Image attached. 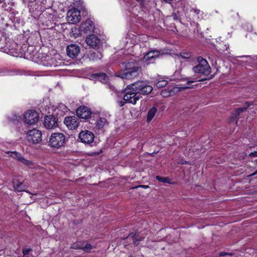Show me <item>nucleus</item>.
Here are the masks:
<instances>
[{
	"label": "nucleus",
	"instance_id": "1",
	"mask_svg": "<svg viewBox=\"0 0 257 257\" xmlns=\"http://www.w3.org/2000/svg\"><path fill=\"white\" fill-rule=\"evenodd\" d=\"M198 64L193 67V71L195 73H199L205 76L209 75L211 71V69L206 60L202 57L197 58Z\"/></svg>",
	"mask_w": 257,
	"mask_h": 257
},
{
	"label": "nucleus",
	"instance_id": "2",
	"mask_svg": "<svg viewBox=\"0 0 257 257\" xmlns=\"http://www.w3.org/2000/svg\"><path fill=\"white\" fill-rule=\"evenodd\" d=\"M65 142V135L60 133H53L50 139V145L54 148H59L63 146Z\"/></svg>",
	"mask_w": 257,
	"mask_h": 257
},
{
	"label": "nucleus",
	"instance_id": "3",
	"mask_svg": "<svg viewBox=\"0 0 257 257\" xmlns=\"http://www.w3.org/2000/svg\"><path fill=\"white\" fill-rule=\"evenodd\" d=\"M24 120L27 124H35L39 120V114L35 110H28L24 114Z\"/></svg>",
	"mask_w": 257,
	"mask_h": 257
},
{
	"label": "nucleus",
	"instance_id": "4",
	"mask_svg": "<svg viewBox=\"0 0 257 257\" xmlns=\"http://www.w3.org/2000/svg\"><path fill=\"white\" fill-rule=\"evenodd\" d=\"M42 134L41 131L33 129L28 132L27 139L28 141L33 144H37L42 141Z\"/></svg>",
	"mask_w": 257,
	"mask_h": 257
},
{
	"label": "nucleus",
	"instance_id": "5",
	"mask_svg": "<svg viewBox=\"0 0 257 257\" xmlns=\"http://www.w3.org/2000/svg\"><path fill=\"white\" fill-rule=\"evenodd\" d=\"M124 92L125 94L123 100L127 103L135 104L140 98V96L135 91H133L132 88H128V85L125 88Z\"/></svg>",
	"mask_w": 257,
	"mask_h": 257
},
{
	"label": "nucleus",
	"instance_id": "6",
	"mask_svg": "<svg viewBox=\"0 0 257 257\" xmlns=\"http://www.w3.org/2000/svg\"><path fill=\"white\" fill-rule=\"evenodd\" d=\"M195 81H196V80H189L187 82V84L188 85V86L173 87L172 89L170 90L169 91H167L166 90H164L162 91L161 94L162 96L163 97H168L169 96H171L174 94H176V93L179 92L180 91L186 89L191 88V87L189 85L191 83H192Z\"/></svg>",
	"mask_w": 257,
	"mask_h": 257
},
{
	"label": "nucleus",
	"instance_id": "7",
	"mask_svg": "<svg viewBox=\"0 0 257 257\" xmlns=\"http://www.w3.org/2000/svg\"><path fill=\"white\" fill-rule=\"evenodd\" d=\"M141 73V68H136L135 69L128 71L120 72L118 76L122 79H132L139 76Z\"/></svg>",
	"mask_w": 257,
	"mask_h": 257
},
{
	"label": "nucleus",
	"instance_id": "8",
	"mask_svg": "<svg viewBox=\"0 0 257 257\" xmlns=\"http://www.w3.org/2000/svg\"><path fill=\"white\" fill-rule=\"evenodd\" d=\"M80 18V12L76 8L70 9L67 12V19L70 23H76L79 22Z\"/></svg>",
	"mask_w": 257,
	"mask_h": 257
},
{
	"label": "nucleus",
	"instance_id": "9",
	"mask_svg": "<svg viewBox=\"0 0 257 257\" xmlns=\"http://www.w3.org/2000/svg\"><path fill=\"white\" fill-rule=\"evenodd\" d=\"M44 125L47 129H54L58 126V119L53 115H47L44 118Z\"/></svg>",
	"mask_w": 257,
	"mask_h": 257
},
{
	"label": "nucleus",
	"instance_id": "10",
	"mask_svg": "<svg viewBox=\"0 0 257 257\" xmlns=\"http://www.w3.org/2000/svg\"><path fill=\"white\" fill-rule=\"evenodd\" d=\"M79 139L82 143L90 144L93 142L94 135L91 132L83 131L80 133Z\"/></svg>",
	"mask_w": 257,
	"mask_h": 257
},
{
	"label": "nucleus",
	"instance_id": "11",
	"mask_svg": "<svg viewBox=\"0 0 257 257\" xmlns=\"http://www.w3.org/2000/svg\"><path fill=\"white\" fill-rule=\"evenodd\" d=\"M252 102L247 101L245 102L244 106L239 107L236 109L231 114L230 121V122L233 123V124L237 123V119L238 116L242 112H243L245 110H246L249 106L252 105Z\"/></svg>",
	"mask_w": 257,
	"mask_h": 257
},
{
	"label": "nucleus",
	"instance_id": "12",
	"mask_svg": "<svg viewBox=\"0 0 257 257\" xmlns=\"http://www.w3.org/2000/svg\"><path fill=\"white\" fill-rule=\"evenodd\" d=\"M64 124L70 130H74L78 126L79 121L77 116H70L65 118Z\"/></svg>",
	"mask_w": 257,
	"mask_h": 257
},
{
	"label": "nucleus",
	"instance_id": "13",
	"mask_svg": "<svg viewBox=\"0 0 257 257\" xmlns=\"http://www.w3.org/2000/svg\"><path fill=\"white\" fill-rule=\"evenodd\" d=\"M94 29V23L90 19H88L86 20L84 22H83L80 26V31L86 33L88 32H92Z\"/></svg>",
	"mask_w": 257,
	"mask_h": 257
},
{
	"label": "nucleus",
	"instance_id": "14",
	"mask_svg": "<svg viewBox=\"0 0 257 257\" xmlns=\"http://www.w3.org/2000/svg\"><path fill=\"white\" fill-rule=\"evenodd\" d=\"M66 51L69 57L75 58L80 53V48L76 44H71L67 47Z\"/></svg>",
	"mask_w": 257,
	"mask_h": 257
},
{
	"label": "nucleus",
	"instance_id": "15",
	"mask_svg": "<svg viewBox=\"0 0 257 257\" xmlns=\"http://www.w3.org/2000/svg\"><path fill=\"white\" fill-rule=\"evenodd\" d=\"M76 114L77 116L81 118L87 119L91 114V111L87 107L82 106L76 110Z\"/></svg>",
	"mask_w": 257,
	"mask_h": 257
},
{
	"label": "nucleus",
	"instance_id": "16",
	"mask_svg": "<svg viewBox=\"0 0 257 257\" xmlns=\"http://www.w3.org/2000/svg\"><path fill=\"white\" fill-rule=\"evenodd\" d=\"M159 54L158 51H151L144 56L143 60L148 64L152 63L155 58L159 56Z\"/></svg>",
	"mask_w": 257,
	"mask_h": 257
},
{
	"label": "nucleus",
	"instance_id": "17",
	"mask_svg": "<svg viewBox=\"0 0 257 257\" xmlns=\"http://www.w3.org/2000/svg\"><path fill=\"white\" fill-rule=\"evenodd\" d=\"M86 43L88 45L94 48L100 44V41L97 36L91 35L86 38Z\"/></svg>",
	"mask_w": 257,
	"mask_h": 257
},
{
	"label": "nucleus",
	"instance_id": "18",
	"mask_svg": "<svg viewBox=\"0 0 257 257\" xmlns=\"http://www.w3.org/2000/svg\"><path fill=\"white\" fill-rule=\"evenodd\" d=\"M146 83L147 82L145 81H136L134 83L130 84L128 85V88H132V89H133V91H135L136 92H138L141 94L142 89L143 88Z\"/></svg>",
	"mask_w": 257,
	"mask_h": 257
},
{
	"label": "nucleus",
	"instance_id": "19",
	"mask_svg": "<svg viewBox=\"0 0 257 257\" xmlns=\"http://www.w3.org/2000/svg\"><path fill=\"white\" fill-rule=\"evenodd\" d=\"M91 78L94 79H97L100 82L105 83L108 81V77L105 73H97L92 74L91 75Z\"/></svg>",
	"mask_w": 257,
	"mask_h": 257
},
{
	"label": "nucleus",
	"instance_id": "20",
	"mask_svg": "<svg viewBox=\"0 0 257 257\" xmlns=\"http://www.w3.org/2000/svg\"><path fill=\"white\" fill-rule=\"evenodd\" d=\"M9 153L11 154V156H12L13 158H16L17 160L22 162L23 163L27 165H30V162L24 159L21 154L16 152H9Z\"/></svg>",
	"mask_w": 257,
	"mask_h": 257
},
{
	"label": "nucleus",
	"instance_id": "21",
	"mask_svg": "<svg viewBox=\"0 0 257 257\" xmlns=\"http://www.w3.org/2000/svg\"><path fill=\"white\" fill-rule=\"evenodd\" d=\"M13 184L15 190L19 192L24 191L26 188V185L17 179L13 181Z\"/></svg>",
	"mask_w": 257,
	"mask_h": 257
},
{
	"label": "nucleus",
	"instance_id": "22",
	"mask_svg": "<svg viewBox=\"0 0 257 257\" xmlns=\"http://www.w3.org/2000/svg\"><path fill=\"white\" fill-rule=\"evenodd\" d=\"M88 57L91 61L100 60L102 57V55L99 52H93L88 55Z\"/></svg>",
	"mask_w": 257,
	"mask_h": 257
},
{
	"label": "nucleus",
	"instance_id": "23",
	"mask_svg": "<svg viewBox=\"0 0 257 257\" xmlns=\"http://www.w3.org/2000/svg\"><path fill=\"white\" fill-rule=\"evenodd\" d=\"M136 68H140L135 61L128 62L125 64L124 68L126 71L132 70Z\"/></svg>",
	"mask_w": 257,
	"mask_h": 257
},
{
	"label": "nucleus",
	"instance_id": "24",
	"mask_svg": "<svg viewBox=\"0 0 257 257\" xmlns=\"http://www.w3.org/2000/svg\"><path fill=\"white\" fill-rule=\"evenodd\" d=\"M129 236H131L132 237L134 243L136 245L138 244L139 242L142 240L144 238L141 236L140 233L133 234V233H131Z\"/></svg>",
	"mask_w": 257,
	"mask_h": 257
},
{
	"label": "nucleus",
	"instance_id": "25",
	"mask_svg": "<svg viewBox=\"0 0 257 257\" xmlns=\"http://www.w3.org/2000/svg\"><path fill=\"white\" fill-rule=\"evenodd\" d=\"M157 109L156 107H153L151 108L148 112L147 115V122H150L152 120V119L154 117L156 113L157 112Z\"/></svg>",
	"mask_w": 257,
	"mask_h": 257
},
{
	"label": "nucleus",
	"instance_id": "26",
	"mask_svg": "<svg viewBox=\"0 0 257 257\" xmlns=\"http://www.w3.org/2000/svg\"><path fill=\"white\" fill-rule=\"evenodd\" d=\"M152 90V86L148 85V84L147 83L145 86H144L143 88L142 89L141 94L143 95L148 94L151 93Z\"/></svg>",
	"mask_w": 257,
	"mask_h": 257
},
{
	"label": "nucleus",
	"instance_id": "27",
	"mask_svg": "<svg viewBox=\"0 0 257 257\" xmlns=\"http://www.w3.org/2000/svg\"><path fill=\"white\" fill-rule=\"evenodd\" d=\"M107 123V120L104 118H99L96 122V125L99 128H102Z\"/></svg>",
	"mask_w": 257,
	"mask_h": 257
},
{
	"label": "nucleus",
	"instance_id": "28",
	"mask_svg": "<svg viewBox=\"0 0 257 257\" xmlns=\"http://www.w3.org/2000/svg\"><path fill=\"white\" fill-rule=\"evenodd\" d=\"M82 245L83 241H78L73 243L70 248L73 249H82Z\"/></svg>",
	"mask_w": 257,
	"mask_h": 257
},
{
	"label": "nucleus",
	"instance_id": "29",
	"mask_svg": "<svg viewBox=\"0 0 257 257\" xmlns=\"http://www.w3.org/2000/svg\"><path fill=\"white\" fill-rule=\"evenodd\" d=\"M168 82L166 80L160 79L158 80L157 82L156 83V85L158 88H162L167 85Z\"/></svg>",
	"mask_w": 257,
	"mask_h": 257
},
{
	"label": "nucleus",
	"instance_id": "30",
	"mask_svg": "<svg viewBox=\"0 0 257 257\" xmlns=\"http://www.w3.org/2000/svg\"><path fill=\"white\" fill-rule=\"evenodd\" d=\"M82 248V250H83V251H85L86 252H89L92 248V246L90 244L87 243L83 241V245Z\"/></svg>",
	"mask_w": 257,
	"mask_h": 257
},
{
	"label": "nucleus",
	"instance_id": "31",
	"mask_svg": "<svg viewBox=\"0 0 257 257\" xmlns=\"http://www.w3.org/2000/svg\"><path fill=\"white\" fill-rule=\"evenodd\" d=\"M156 178V179L158 180L159 182L170 183L169 178L168 177H163L160 176H157Z\"/></svg>",
	"mask_w": 257,
	"mask_h": 257
},
{
	"label": "nucleus",
	"instance_id": "32",
	"mask_svg": "<svg viewBox=\"0 0 257 257\" xmlns=\"http://www.w3.org/2000/svg\"><path fill=\"white\" fill-rule=\"evenodd\" d=\"M32 250L31 248H23V254L24 257H29V254L30 251H31Z\"/></svg>",
	"mask_w": 257,
	"mask_h": 257
},
{
	"label": "nucleus",
	"instance_id": "33",
	"mask_svg": "<svg viewBox=\"0 0 257 257\" xmlns=\"http://www.w3.org/2000/svg\"><path fill=\"white\" fill-rule=\"evenodd\" d=\"M180 55L184 59H188L191 57V54L189 53H182Z\"/></svg>",
	"mask_w": 257,
	"mask_h": 257
},
{
	"label": "nucleus",
	"instance_id": "34",
	"mask_svg": "<svg viewBox=\"0 0 257 257\" xmlns=\"http://www.w3.org/2000/svg\"><path fill=\"white\" fill-rule=\"evenodd\" d=\"M9 120L12 122H15V121H18V117L16 114H13L11 117H9Z\"/></svg>",
	"mask_w": 257,
	"mask_h": 257
},
{
	"label": "nucleus",
	"instance_id": "35",
	"mask_svg": "<svg viewBox=\"0 0 257 257\" xmlns=\"http://www.w3.org/2000/svg\"><path fill=\"white\" fill-rule=\"evenodd\" d=\"M226 255H229L231 256V255H232V253L226 252H220L219 254V256H224Z\"/></svg>",
	"mask_w": 257,
	"mask_h": 257
},
{
	"label": "nucleus",
	"instance_id": "36",
	"mask_svg": "<svg viewBox=\"0 0 257 257\" xmlns=\"http://www.w3.org/2000/svg\"><path fill=\"white\" fill-rule=\"evenodd\" d=\"M119 106L121 107L124 105L125 103H127L125 101H119L118 102Z\"/></svg>",
	"mask_w": 257,
	"mask_h": 257
},
{
	"label": "nucleus",
	"instance_id": "37",
	"mask_svg": "<svg viewBox=\"0 0 257 257\" xmlns=\"http://www.w3.org/2000/svg\"><path fill=\"white\" fill-rule=\"evenodd\" d=\"M249 156L250 157H257V152H252L249 154Z\"/></svg>",
	"mask_w": 257,
	"mask_h": 257
},
{
	"label": "nucleus",
	"instance_id": "38",
	"mask_svg": "<svg viewBox=\"0 0 257 257\" xmlns=\"http://www.w3.org/2000/svg\"><path fill=\"white\" fill-rule=\"evenodd\" d=\"M192 11L195 13H196L197 14H199V13H200V11L199 10H197V9H193Z\"/></svg>",
	"mask_w": 257,
	"mask_h": 257
},
{
	"label": "nucleus",
	"instance_id": "39",
	"mask_svg": "<svg viewBox=\"0 0 257 257\" xmlns=\"http://www.w3.org/2000/svg\"><path fill=\"white\" fill-rule=\"evenodd\" d=\"M165 2L170 3L172 0H163Z\"/></svg>",
	"mask_w": 257,
	"mask_h": 257
},
{
	"label": "nucleus",
	"instance_id": "40",
	"mask_svg": "<svg viewBox=\"0 0 257 257\" xmlns=\"http://www.w3.org/2000/svg\"><path fill=\"white\" fill-rule=\"evenodd\" d=\"M173 17L175 20H177V16L176 14L173 15Z\"/></svg>",
	"mask_w": 257,
	"mask_h": 257
},
{
	"label": "nucleus",
	"instance_id": "41",
	"mask_svg": "<svg viewBox=\"0 0 257 257\" xmlns=\"http://www.w3.org/2000/svg\"><path fill=\"white\" fill-rule=\"evenodd\" d=\"M257 174V170H256L255 172H254L253 173H252V174H251V175H250V176H252L254 175H255V174Z\"/></svg>",
	"mask_w": 257,
	"mask_h": 257
},
{
	"label": "nucleus",
	"instance_id": "42",
	"mask_svg": "<svg viewBox=\"0 0 257 257\" xmlns=\"http://www.w3.org/2000/svg\"><path fill=\"white\" fill-rule=\"evenodd\" d=\"M141 187H144L145 188H146L148 187V186H141Z\"/></svg>",
	"mask_w": 257,
	"mask_h": 257
},
{
	"label": "nucleus",
	"instance_id": "43",
	"mask_svg": "<svg viewBox=\"0 0 257 257\" xmlns=\"http://www.w3.org/2000/svg\"><path fill=\"white\" fill-rule=\"evenodd\" d=\"M254 162L256 164H257V159L255 160H254Z\"/></svg>",
	"mask_w": 257,
	"mask_h": 257
},
{
	"label": "nucleus",
	"instance_id": "44",
	"mask_svg": "<svg viewBox=\"0 0 257 257\" xmlns=\"http://www.w3.org/2000/svg\"><path fill=\"white\" fill-rule=\"evenodd\" d=\"M185 163L187 164V162H182V163H181V164H185Z\"/></svg>",
	"mask_w": 257,
	"mask_h": 257
}]
</instances>
